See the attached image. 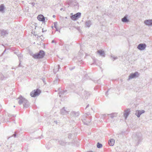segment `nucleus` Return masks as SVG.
<instances>
[{"mask_svg": "<svg viewBox=\"0 0 152 152\" xmlns=\"http://www.w3.org/2000/svg\"><path fill=\"white\" fill-rule=\"evenodd\" d=\"M114 143L115 140L113 139H111L109 141L108 144L110 146H113L114 145Z\"/></svg>", "mask_w": 152, "mask_h": 152, "instance_id": "nucleus-17", "label": "nucleus"}, {"mask_svg": "<svg viewBox=\"0 0 152 152\" xmlns=\"http://www.w3.org/2000/svg\"><path fill=\"white\" fill-rule=\"evenodd\" d=\"M144 23L148 26H152V20H146L144 21Z\"/></svg>", "mask_w": 152, "mask_h": 152, "instance_id": "nucleus-11", "label": "nucleus"}, {"mask_svg": "<svg viewBox=\"0 0 152 152\" xmlns=\"http://www.w3.org/2000/svg\"><path fill=\"white\" fill-rule=\"evenodd\" d=\"M109 115L110 116V117L111 118H113L114 117H116L117 116V114L116 113H114L110 114H109Z\"/></svg>", "mask_w": 152, "mask_h": 152, "instance_id": "nucleus-22", "label": "nucleus"}, {"mask_svg": "<svg viewBox=\"0 0 152 152\" xmlns=\"http://www.w3.org/2000/svg\"><path fill=\"white\" fill-rule=\"evenodd\" d=\"M89 104H88V105H87V106H86V109L88 107H89Z\"/></svg>", "mask_w": 152, "mask_h": 152, "instance_id": "nucleus-39", "label": "nucleus"}, {"mask_svg": "<svg viewBox=\"0 0 152 152\" xmlns=\"http://www.w3.org/2000/svg\"><path fill=\"white\" fill-rule=\"evenodd\" d=\"M146 47V45L145 43L140 44L137 46V48L140 50H143Z\"/></svg>", "mask_w": 152, "mask_h": 152, "instance_id": "nucleus-6", "label": "nucleus"}, {"mask_svg": "<svg viewBox=\"0 0 152 152\" xmlns=\"http://www.w3.org/2000/svg\"><path fill=\"white\" fill-rule=\"evenodd\" d=\"M58 69H59V68H60V65H58Z\"/></svg>", "mask_w": 152, "mask_h": 152, "instance_id": "nucleus-35", "label": "nucleus"}, {"mask_svg": "<svg viewBox=\"0 0 152 152\" xmlns=\"http://www.w3.org/2000/svg\"><path fill=\"white\" fill-rule=\"evenodd\" d=\"M60 113L61 114L63 115L68 114V111L66 110L65 107H64L60 110Z\"/></svg>", "mask_w": 152, "mask_h": 152, "instance_id": "nucleus-10", "label": "nucleus"}, {"mask_svg": "<svg viewBox=\"0 0 152 152\" xmlns=\"http://www.w3.org/2000/svg\"><path fill=\"white\" fill-rule=\"evenodd\" d=\"M5 78H6L5 77H4V75H1V80H3Z\"/></svg>", "mask_w": 152, "mask_h": 152, "instance_id": "nucleus-28", "label": "nucleus"}, {"mask_svg": "<svg viewBox=\"0 0 152 152\" xmlns=\"http://www.w3.org/2000/svg\"><path fill=\"white\" fill-rule=\"evenodd\" d=\"M71 113L72 115L75 117H77L79 115V113L78 112L73 111Z\"/></svg>", "mask_w": 152, "mask_h": 152, "instance_id": "nucleus-18", "label": "nucleus"}, {"mask_svg": "<svg viewBox=\"0 0 152 152\" xmlns=\"http://www.w3.org/2000/svg\"><path fill=\"white\" fill-rule=\"evenodd\" d=\"M41 37V36H39V37H38V36L37 37Z\"/></svg>", "mask_w": 152, "mask_h": 152, "instance_id": "nucleus-48", "label": "nucleus"}, {"mask_svg": "<svg viewBox=\"0 0 152 152\" xmlns=\"http://www.w3.org/2000/svg\"><path fill=\"white\" fill-rule=\"evenodd\" d=\"M58 143L59 144L62 145H64L66 144V143L62 140H60L58 141Z\"/></svg>", "mask_w": 152, "mask_h": 152, "instance_id": "nucleus-24", "label": "nucleus"}, {"mask_svg": "<svg viewBox=\"0 0 152 152\" xmlns=\"http://www.w3.org/2000/svg\"><path fill=\"white\" fill-rule=\"evenodd\" d=\"M8 31L7 30H5L4 29L1 31V36H5L8 34Z\"/></svg>", "mask_w": 152, "mask_h": 152, "instance_id": "nucleus-16", "label": "nucleus"}, {"mask_svg": "<svg viewBox=\"0 0 152 152\" xmlns=\"http://www.w3.org/2000/svg\"><path fill=\"white\" fill-rule=\"evenodd\" d=\"M4 9V6L3 4H1L0 6V11H3Z\"/></svg>", "mask_w": 152, "mask_h": 152, "instance_id": "nucleus-25", "label": "nucleus"}, {"mask_svg": "<svg viewBox=\"0 0 152 152\" xmlns=\"http://www.w3.org/2000/svg\"><path fill=\"white\" fill-rule=\"evenodd\" d=\"M67 91H61L59 92V96L60 97L61 96V95H62L63 94H64V93L66 92Z\"/></svg>", "mask_w": 152, "mask_h": 152, "instance_id": "nucleus-23", "label": "nucleus"}, {"mask_svg": "<svg viewBox=\"0 0 152 152\" xmlns=\"http://www.w3.org/2000/svg\"><path fill=\"white\" fill-rule=\"evenodd\" d=\"M109 90H108V91H107L106 92V93L105 94H106V96H107L108 95V94H107Z\"/></svg>", "mask_w": 152, "mask_h": 152, "instance_id": "nucleus-34", "label": "nucleus"}, {"mask_svg": "<svg viewBox=\"0 0 152 152\" xmlns=\"http://www.w3.org/2000/svg\"><path fill=\"white\" fill-rule=\"evenodd\" d=\"M78 61H79V62H80V61H82V60H78Z\"/></svg>", "mask_w": 152, "mask_h": 152, "instance_id": "nucleus-41", "label": "nucleus"}, {"mask_svg": "<svg viewBox=\"0 0 152 152\" xmlns=\"http://www.w3.org/2000/svg\"><path fill=\"white\" fill-rule=\"evenodd\" d=\"M45 55L44 51L42 50H40L38 53L34 54L33 57L35 59L42 58L44 57Z\"/></svg>", "mask_w": 152, "mask_h": 152, "instance_id": "nucleus-3", "label": "nucleus"}, {"mask_svg": "<svg viewBox=\"0 0 152 152\" xmlns=\"http://www.w3.org/2000/svg\"><path fill=\"white\" fill-rule=\"evenodd\" d=\"M111 58H113V61H114V60H115L116 59H117V57H113V56H111Z\"/></svg>", "mask_w": 152, "mask_h": 152, "instance_id": "nucleus-30", "label": "nucleus"}, {"mask_svg": "<svg viewBox=\"0 0 152 152\" xmlns=\"http://www.w3.org/2000/svg\"><path fill=\"white\" fill-rule=\"evenodd\" d=\"M59 81V79L58 78H56L53 82V83L54 84H57Z\"/></svg>", "mask_w": 152, "mask_h": 152, "instance_id": "nucleus-27", "label": "nucleus"}, {"mask_svg": "<svg viewBox=\"0 0 152 152\" xmlns=\"http://www.w3.org/2000/svg\"><path fill=\"white\" fill-rule=\"evenodd\" d=\"M72 134H70L68 135V138L69 139H70L72 137Z\"/></svg>", "mask_w": 152, "mask_h": 152, "instance_id": "nucleus-31", "label": "nucleus"}, {"mask_svg": "<svg viewBox=\"0 0 152 152\" xmlns=\"http://www.w3.org/2000/svg\"><path fill=\"white\" fill-rule=\"evenodd\" d=\"M139 75V73L138 72H135L134 73H131L129 76V80L132 79L136 77H138Z\"/></svg>", "mask_w": 152, "mask_h": 152, "instance_id": "nucleus-8", "label": "nucleus"}, {"mask_svg": "<svg viewBox=\"0 0 152 152\" xmlns=\"http://www.w3.org/2000/svg\"><path fill=\"white\" fill-rule=\"evenodd\" d=\"M16 134L15 132L14 134H13L12 136H11V137H16Z\"/></svg>", "mask_w": 152, "mask_h": 152, "instance_id": "nucleus-33", "label": "nucleus"}, {"mask_svg": "<svg viewBox=\"0 0 152 152\" xmlns=\"http://www.w3.org/2000/svg\"><path fill=\"white\" fill-rule=\"evenodd\" d=\"M121 20L124 22H127L129 21V20L127 19V17L126 16L121 19Z\"/></svg>", "mask_w": 152, "mask_h": 152, "instance_id": "nucleus-19", "label": "nucleus"}, {"mask_svg": "<svg viewBox=\"0 0 152 152\" xmlns=\"http://www.w3.org/2000/svg\"><path fill=\"white\" fill-rule=\"evenodd\" d=\"M130 111V109H128L124 111V116L125 119H126L129 115Z\"/></svg>", "mask_w": 152, "mask_h": 152, "instance_id": "nucleus-12", "label": "nucleus"}, {"mask_svg": "<svg viewBox=\"0 0 152 152\" xmlns=\"http://www.w3.org/2000/svg\"><path fill=\"white\" fill-rule=\"evenodd\" d=\"M56 31H58V30L57 29V28H56Z\"/></svg>", "mask_w": 152, "mask_h": 152, "instance_id": "nucleus-46", "label": "nucleus"}, {"mask_svg": "<svg viewBox=\"0 0 152 152\" xmlns=\"http://www.w3.org/2000/svg\"><path fill=\"white\" fill-rule=\"evenodd\" d=\"M57 25V23L56 22H54V27L56 28V25Z\"/></svg>", "mask_w": 152, "mask_h": 152, "instance_id": "nucleus-29", "label": "nucleus"}, {"mask_svg": "<svg viewBox=\"0 0 152 152\" xmlns=\"http://www.w3.org/2000/svg\"><path fill=\"white\" fill-rule=\"evenodd\" d=\"M17 99L18 100V103L20 104H21L23 103V107H24L27 108L29 106L28 102V100L22 97L21 96H20Z\"/></svg>", "mask_w": 152, "mask_h": 152, "instance_id": "nucleus-1", "label": "nucleus"}, {"mask_svg": "<svg viewBox=\"0 0 152 152\" xmlns=\"http://www.w3.org/2000/svg\"><path fill=\"white\" fill-rule=\"evenodd\" d=\"M91 119V118H90V117H89V118L88 119H86V121H88V120H89V119Z\"/></svg>", "mask_w": 152, "mask_h": 152, "instance_id": "nucleus-36", "label": "nucleus"}, {"mask_svg": "<svg viewBox=\"0 0 152 152\" xmlns=\"http://www.w3.org/2000/svg\"><path fill=\"white\" fill-rule=\"evenodd\" d=\"M1 108V106L0 105V109Z\"/></svg>", "mask_w": 152, "mask_h": 152, "instance_id": "nucleus-45", "label": "nucleus"}, {"mask_svg": "<svg viewBox=\"0 0 152 152\" xmlns=\"http://www.w3.org/2000/svg\"><path fill=\"white\" fill-rule=\"evenodd\" d=\"M14 107H15V106H14Z\"/></svg>", "mask_w": 152, "mask_h": 152, "instance_id": "nucleus-50", "label": "nucleus"}, {"mask_svg": "<svg viewBox=\"0 0 152 152\" xmlns=\"http://www.w3.org/2000/svg\"><path fill=\"white\" fill-rule=\"evenodd\" d=\"M90 95V94L88 92L85 91H84V95L86 98H88V97Z\"/></svg>", "mask_w": 152, "mask_h": 152, "instance_id": "nucleus-20", "label": "nucleus"}, {"mask_svg": "<svg viewBox=\"0 0 152 152\" xmlns=\"http://www.w3.org/2000/svg\"><path fill=\"white\" fill-rule=\"evenodd\" d=\"M17 55L18 57V58H19V61H22L21 60L23 59V55L21 54H17Z\"/></svg>", "mask_w": 152, "mask_h": 152, "instance_id": "nucleus-21", "label": "nucleus"}, {"mask_svg": "<svg viewBox=\"0 0 152 152\" xmlns=\"http://www.w3.org/2000/svg\"><path fill=\"white\" fill-rule=\"evenodd\" d=\"M63 10V8H61L60 9V10Z\"/></svg>", "mask_w": 152, "mask_h": 152, "instance_id": "nucleus-42", "label": "nucleus"}, {"mask_svg": "<svg viewBox=\"0 0 152 152\" xmlns=\"http://www.w3.org/2000/svg\"><path fill=\"white\" fill-rule=\"evenodd\" d=\"M97 53L99 54L100 56L102 57H104L105 56V53L104 51L102 50H98L97 51Z\"/></svg>", "mask_w": 152, "mask_h": 152, "instance_id": "nucleus-13", "label": "nucleus"}, {"mask_svg": "<svg viewBox=\"0 0 152 152\" xmlns=\"http://www.w3.org/2000/svg\"><path fill=\"white\" fill-rule=\"evenodd\" d=\"M31 4L33 6H34V5L35 4V3H32Z\"/></svg>", "mask_w": 152, "mask_h": 152, "instance_id": "nucleus-37", "label": "nucleus"}, {"mask_svg": "<svg viewBox=\"0 0 152 152\" xmlns=\"http://www.w3.org/2000/svg\"><path fill=\"white\" fill-rule=\"evenodd\" d=\"M145 112V111L144 110H137L135 113V115L137 117L139 118L140 117V115L142 113Z\"/></svg>", "mask_w": 152, "mask_h": 152, "instance_id": "nucleus-9", "label": "nucleus"}, {"mask_svg": "<svg viewBox=\"0 0 152 152\" xmlns=\"http://www.w3.org/2000/svg\"><path fill=\"white\" fill-rule=\"evenodd\" d=\"M41 91L39 89H37L32 91L30 93V95L31 97H35L38 96L40 93Z\"/></svg>", "mask_w": 152, "mask_h": 152, "instance_id": "nucleus-5", "label": "nucleus"}, {"mask_svg": "<svg viewBox=\"0 0 152 152\" xmlns=\"http://www.w3.org/2000/svg\"><path fill=\"white\" fill-rule=\"evenodd\" d=\"M90 114L89 113H85L84 115L83 116V118L82 120L84 124L86 125H88V124L91 121V119H90L88 121H86V119H88L89 117H87V116L89 115Z\"/></svg>", "mask_w": 152, "mask_h": 152, "instance_id": "nucleus-4", "label": "nucleus"}, {"mask_svg": "<svg viewBox=\"0 0 152 152\" xmlns=\"http://www.w3.org/2000/svg\"><path fill=\"white\" fill-rule=\"evenodd\" d=\"M37 19L39 21L44 22L45 21V18L42 15H39L37 17Z\"/></svg>", "mask_w": 152, "mask_h": 152, "instance_id": "nucleus-14", "label": "nucleus"}, {"mask_svg": "<svg viewBox=\"0 0 152 152\" xmlns=\"http://www.w3.org/2000/svg\"><path fill=\"white\" fill-rule=\"evenodd\" d=\"M97 147L98 148H101L102 147V145L99 142H98L97 144Z\"/></svg>", "mask_w": 152, "mask_h": 152, "instance_id": "nucleus-26", "label": "nucleus"}, {"mask_svg": "<svg viewBox=\"0 0 152 152\" xmlns=\"http://www.w3.org/2000/svg\"><path fill=\"white\" fill-rule=\"evenodd\" d=\"M81 13L80 12H77L76 14L71 16V18L73 20H76L77 18H79L81 16Z\"/></svg>", "mask_w": 152, "mask_h": 152, "instance_id": "nucleus-7", "label": "nucleus"}, {"mask_svg": "<svg viewBox=\"0 0 152 152\" xmlns=\"http://www.w3.org/2000/svg\"><path fill=\"white\" fill-rule=\"evenodd\" d=\"M133 137L136 145H138L142 139L141 134L140 133H137Z\"/></svg>", "mask_w": 152, "mask_h": 152, "instance_id": "nucleus-2", "label": "nucleus"}, {"mask_svg": "<svg viewBox=\"0 0 152 152\" xmlns=\"http://www.w3.org/2000/svg\"><path fill=\"white\" fill-rule=\"evenodd\" d=\"M42 31H43V29H42Z\"/></svg>", "mask_w": 152, "mask_h": 152, "instance_id": "nucleus-49", "label": "nucleus"}, {"mask_svg": "<svg viewBox=\"0 0 152 152\" xmlns=\"http://www.w3.org/2000/svg\"><path fill=\"white\" fill-rule=\"evenodd\" d=\"M85 24L86 27H89L92 24V23L90 20H88L85 22Z\"/></svg>", "mask_w": 152, "mask_h": 152, "instance_id": "nucleus-15", "label": "nucleus"}, {"mask_svg": "<svg viewBox=\"0 0 152 152\" xmlns=\"http://www.w3.org/2000/svg\"><path fill=\"white\" fill-rule=\"evenodd\" d=\"M75 68V67H73L72 69H70L71 70H72L73 69H74Z\"/></svg>", "mask_w": 152, "mask_h": 152, "instance_id": "nucleus-43", "label": "nucleus"}, {"mask_svg": "<svg viewBox=\"0 0 152 152\" xmlns=\"http://www.w3.org/2000/svg\"><path fill=\"white\" fill-rule=\"evenodd\" d=\"M53 18H55V17H56V16H55V15H53Z\"/></svg>", "mask_w": 152, "mask_h": 152, "instance_id": "nucleus-40", "label": "nucleus"}, {"mask_svg": "<svg viewBox=\"0 0 152 152\" xmlns=\"http://www.w3.org/2000/svg\"><path fill=\"white\" fill-rule=\"evenodd\" d=\"M22 62V61H19V64L18 65V67H20V66H21V63Z\"/></svg>", "mask_w": 152, "mask_h": 152, "instance_id": "nucleus-32", "label": "nucleus"}, {"mask_svg": "<svg viewBox=\"0 0 152 152\" xmlns=\"http://www.w3.org/2000/svg\"><path fill=\"white\" fill-rule=\"evenodd\" d=\"M52 43H54V42H55V41L54 40H53L52 41Z\"/></svg>", "mask_w": 152, "mask_h": 152, "instance_id": "nucleus-38", "label": "nucleus"}, {"mask_svg": "<svg viewBox=\"0 0 152 152\" xmlns=\"http://www.w3.org/2000/svg\"><path fill=\"white\" fill-rule=\"evenodd\" d=\"M15 54H16L17 55L18 54H17V53H16V52H15Z\"/></svg>", "mask_w": 152, "mask_h": 152, "instance_id": "nucleus-44", "label": "nucleus"}, {"mask_svg": "<svg viewBox=\"0 0 152 152\" xmlns=\"http://www.w3.org/2000/svg\"><path fill=\"white\" fill-rule=\"evenodd\" d=\"M93 152V151H89V152Z\"/></svg>", "mask_w": 152, "mask_h": 152, "instance_id": "nucleus-47", "label": "nucleus"}]
</instances>
